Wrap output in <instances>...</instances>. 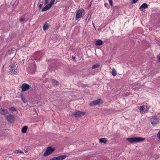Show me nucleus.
<instances>
[{"mask_svg":"<svg viewBox=\"0 0 160 160\" xmlns=\"http://www.w3.org/2000/svg\"><path fill=\"white\" fill-rule=\"evenodd\" d=\"M30 85L27 83H24L22 84L21 86L22 91L24 92L28 90L30 88Z\"/></svg>","mask_w":160,"mask_h":160,"instance_id":"obj_7","label":"nucleus"},{"mask_svg":"<svg viewBox=\"0 0 160 160\" xmlns=\"http://www.w3.org/2000/svg\"><path fill=\"white\" fill-rule=\"evenodd\" d=\"M51 8L48 4L45 7H44L42 10V12L47 11Z\"/></svg>","mask_w":160,"mask_h":160,"instance_id":"obj_14","label":"nucleus"},{"mask_svg":"<svg viewBox=\"0 0 160 160\" xmlns=\"http://www.w3.org/2000/svg\"><path fill=\"white\" fill-rule=\"evenodd\" d=\"M14 50L12 49L9 50L7 52L6 55H11L14 53Z\"/></svg>","mask_w":160,"mask_h":160,"instance_id":"obj_18","label":"nucleus"},{"mask_svg":"<svg viewBox=\"0 0 160 160\" xmlns=\"http://www.w3.org/2000/svg\"><path fill=\"white\" fill-rule=\"evenodd\" d=\"M20 97L22 101L24 103H26L27 102V101L26 100L25 98L23 97L22 93L20 94Z\"/></svg>","mask_w":160,"mask_h":160,"instance_id":"obj_17","label":"nucleus"},{"mask_svg":"<svg viewBox=\"0 0 160 160\" xmlns=\"http://www.w3.org/2000/svg\"><path fill=\"white\" fill-rule=\"evenodd\" d=\"M33 65L34 66V70L33 72H35L36 70V64L34 63H33Z\"/></svg>","mask_w":160,"mask_h":160,"instance_id":"obj_31","label":"nucleus"},{"mask_svg":"<svg viewBox=\"0 0 160 160\" xmlns=\"http://www.w3.org/2000/svg\"><path fill=\"white\" fill-rule=\"evenodd\" d=\"M145 108L144 107L142 106H140V112H141V111H142L143 110H144V108Z\"/></svg>","mask_w":160,"mask_h":160,"instance_id":"obj_26","label":"nucleus"},{"mask_svg":"<svg viewBox=\"0 0 160 160\" xmlns=\"http://www.w3.org/2000/svg\"><path fill=\"white\" fill-rule=\"evenodd\" d=\"M151 120V123L153 126L156 125L159 122V118L155 116L152 117Z\"/></svg>","mask_w":160,"mask_h":160,"instance_id":"obj_5","label":"nucleus"},{"mask_svg":"<svg viewBox=\"0 0 160 160\" xmlns=\"http://www.w3.org/2000/svg\"><path fill=\"white\" fill-rule=\"evenodd\" d=\"M14 69H15L14 67H13V66H11V68H10L9 69V70L12 72L13 71V70H14Z\"/></svg>","mask_w":160,"mask_h":160,"instance_id":"obj_27","label":"nucleus"},{"mask_svg":"<svg viewBox=\"0 0 160 160\" xmlns=\"http://www.w3.org/2000/svg\"><path fill=\"white\" fill-rule=\"evenodd\" d=\"M109 2L110 3V4L111 6V7H113V2L112 0H109Z\"/></svg>","mask_w":160,"mask_h":160,"instance_id":"obj_28","label":"nucleus"},{"mask_svg":"<svg viewBox=\"0 0 160 160\" xmlns=\"http://www.w3.org/2000/svg\"><path fill=\"white\" fill-rule=\"evenodd\" d=\"M158 138L160 140V130L158 132L157 135Z\"/></svg>","mask_w":160,"mask_h":160,"instance_id":"obj_30","label":"nucleus"},{"mask_svg":"<svg viewBox=\"0 0 160 160\" xmlns=\"http://www.w3.org/2000/svg\"><path fill=\"white\" fill-rule=\"evenodd\" d=\"M38 7L40 9H41L43 5L42 2H40L39 1L38 4Z\"/></svg>","mask_w":160,"mask_h":160,"instance_id":"obj_23","label":"nucleus"},{"mask_svg":"<svg viewBox=\"0 0 160 160\" xmlns=\"http://www.w3.org/2000/svg\"><path fill=\"white\" fill-rule=\"evenodd\" d=\"M55 150V148H52V147L50 146L47 148L45 152L43 154V156L46 157L52 154Z\"/></svg>","mask_w":160,"mask_h":160,"instance_id":"obj_2","label":"nucleus"},{"mask_svg":"<svg viewBox=\"0 0 160 160\" xmlns=\"http://www.w3.org/2000/svg\"><path fill=\"white\" fill-rule=\"evenodd\" d=\"M107 142L108 140L106 138H101L99 139V142L101 143H106Z\"/></svg>","mask_w":160,"mask_h":160,"instance_id":"obj_15","label":"nucleus"},{"mask_svg":"<svg viewBox=\"0 0 160 160\" xmlns=\"http://www.w3.org/2000/svg\"><path fill=\"white\" fill-rule=\"evenodd\" d=\"M50 25L49 24L47 23V22H45L43 26V29L44 31H46L49 28Z\"/></svg>","mask_w":160,"mask_h":160,"instance_id":"obj_12","label":"nucleus"},{"mask_svg":"<svg viewBox=\"0 0 160 160\" xmlns=\"http://www.w3.org/2000/svg\"><path fill=\"white\" fill-rule=\"evenodd\" d=\"M17 71H18L16 69L15 70L14 69V71L13 73L14 74H16L17 73Z\"/></svg>","mask_w":160,"mask_h":160,"instance_id":"obj_32","label":"nucleus"},{"mask_svg":"<svg viewBox=\"0 0 160 160\" xmlns=\"http://www.w3.org/2000/svg\"><path fill=\"white\" fill-rule=\"evenodd\" d=\"M55 0H51L50 2L48 4L50 7L52 6V5L54 4V3L55 1Z\"/></svg>","mask_w":160,"mask_h":160,"instance_id":"obj_22","label":"nucleus"},{"mask_svg":"<svg viewBox=\"0 0 160 160\" xmlns=\"http://www.w3.org/2000/svg\"><path fill=\"white\" fill-rule=\"evenodd\" d=\"M51 160H56V158H55V157H54L53 158H51Z\"/></svg>","mask_w":160,"mask_h":160,"instance_id":"obj_38","label":"nucleus"},{"mask_svg":"<svg viewBox=\"0 0 160 160\" xmlns=\"http://www.w3.org/2000/svg\"><path fill=\"white\" fill-rule=\"evenodd\" d=\"M28 128L27 126H25L22 129L21 131L22 132L25 133L27 132V130Z\"/></svg>","mask_w":160,"mask_h":160,"instance_id":"obj_16","label":"nucleus"},{"mask_svg":"<svg viewBox=\"0 0 160 160\" xmlns=\"http://www.w3.org/2000/svg\"><path fill=\"white\" fill-rule=\"evenodd\" d=\"M100 65L98 64H97L93 65L92 67V69H94L97 68H98L99 66Z\"/></svg>","mask_w":160,"mask_h":160,"instance_id":"obj_21","label":"nucleus"},{"mask_svg":"<svg viewBox=\"0 0 160 160\" xmlns=\"http://www.w3.org/2000/svg\"><path fill=\"white\" fill-rule=\"evenodd\" d=\"M85 114V112L78 111H77L74 112L72 114V116H74L75 117H79L84 115Z\"/></svg>","mask_w":160,"mask_h":160,"instance_id":"obj_3","label":"nucleus"},{"mask_svg":"<svg viewBox=\"0 0 160 160\" xmlns=\"http://www.w3.org/2000/svg\"><path fill=\"white\" fill-rule=\"evenodd\" d=\"M102 41L100 39L96 40L95 41V44L96 45H101L102 44Z\"/></svg>","mask_w":160,"mask_h":160,"instance_id":"obj_13","label":"nucleus"},{"mask_svg":"<svg viewBox=\"0 0 160 160\" xmlns=\"http://www.w3.org/2000/svg\"><path fill=\"white\" fill-rule=\"evenodd\" d=\"M119 7V6H116L114 7V8L118 9Z\"/></svg>","mask_w":160,"mask_h":160,"instance_id":"obj_37","label":"nucleus"},{"mask_svg":"<svg viewBox=\"0 0 160 160\" xmlns=\"http://www.w3.org/2000/svg\"><path fill=\"white\" fill-rule=\"evenodd\" d=\"M112 74L113 76H115L117 75V72L114 69H113L112 70Z\"/></svg>","mask_w":160,"mask_h":160,"instance_id":"obj_20","label":"nucleus"},{"mask_svg":"<svg viewBox=\"0 0 160 160\" xmlns=\"http://www.w3.org/2000/svg\"><path fill=\"white\" fill-rule=\"evenodd\" d=\"M83 9L79 10L77 12L76 17L77 18H81L82 15V13L83 12Z\"/></svg>","mask_w":160,"mask_h":160,"instance_id":"obj_8","label":"nucleus"},{"mask_svg":"<svg viewBox=\"0 0 160 160\" xmlns=\"http://www.w3.org/2000/svg\"><path fill=\"white\" fill-rule=\"evenodd\" d=\"M144 138H143L140 137L129 138H126V140L127 141L131 143L136 142H140L144 141Z\"/></svg>","mask_w":160,"mask_h":160,"instance_id":"obj_1","label":"nucleus"},{"mask_svg":"<svg viewBox=\"0 0 160 160\" xmlns=\"http://www.w3.org/2000/svg\"><path fill=\"white\" fill-rule=\"evenodd\" d=\"M9 110L12 111H16L17 109L14 107H11L9 108Z\"/></svg>","mask_w":160,"mask_h":160,"instance_id":"obj_24","label":"nucleus"},{"mask_svg":"<svg viewBox=\"0 0 160 160\" xmlns=\"http://www.w3.org/2000/svg\"><path fill=\"white\" fill-rule=\"evenodd\" d=\"M91 1H92V0H91Z\"/></svg>","mask_w":160,"mask_h":160,"instance_id":"obj_44","label":"nucleus"},{"mask_svg":"<svg viewBox=\"0 0 160 160\" xmlns=\"http://www.w3.org/2000/svg\"><path fill=\"white\" fill-rule=\"evenodd\" d=\"M158 61L159 62H160V56H159V58H158Z\"/></svg>","mask_w":160,"mask_h":160,"instance_id":"obj_40","label":"nucleus"},{"mask_svg":"<svg viewBox=\"0 0 160 160\" xmlns=\"http://www.w3.org/2000/svg\"><path fill=\"white\" fill-rule=\"evenodd\" d=\"M11 66H13V67H15V69L16 68L17 69V68L16 67V65L15 64V63L12 64V65Z\"/></svg>","mask_w":160,"mask_h":160,"instance_id":"obj_34","label":"nucleus"},{"mask_svg":"<svg viewBox=\"0 0 160 160\" xmlns=\"http://www.w3.org/2000/svg\"><path fill=\"white\" fill-rule=\"evenodd\" d=\"M52 84L54 85H58L59 84L58 82L55 79H52Z\"/></svg>","mask_w":160,"mask_h":160,"instance_id":"obj_19","label":"nucleus"},{"mask_svg":"<svg viewBox=\"0 0 160 160\" xmlns=\"http://www.w3.org/2000/svg\"><path fill=\"white\" fill-rule=\"evenodd\" d=\"M9 112L7 109H4L2 108H0V113L4 115L6 114H8Z\"/></svg>","mask_w":160,"mask_h":160,"instance_id":"obj_9","label":"nucleus"},{"mask_svg":"<svg viewBox=\"0 0 160 160\" xmlns=\"http://www.w3.org/2000/svg\"><path fill=\"white\" fill-rule=\"evenodd\" d=\"M67 157V156L66 155H62L55 157V158L56 160H62L66 158Z\"/></svg>","mask_w":160,"mask_h":160,"instance_id":"obj_11","label":"nucleus"},{"mask_svg":"<svg viewBox=\"0 0 160 160\" xmlns=\"http://www.w3.org/2000/svg\"><path fill=\"white\" fill-rule=\"evenodd\" d=\"M72 58L73 59H74L75 58V57L74 56H72Z\"/></svg>","mask_w":160,"mask_h":160,"instance_id":"obj_39","label":"nucleus"},{"mask_svg":"<svg viewBox=\"0 0 160 160\" xmlns=\"http://www.w3.org/2000/svg\"><path fill=\"white\" fill-rule=\"evenodd\" d=\"M48 0H45V4L48 3Z\"/></svg>","mask_w":160,"mask_h":160,"instance_id":"obj_36","label":"nucleus"},{"mask_svg":"<svg viewBox=\"0 0 160 160\" xmlns=\"http://www.w3.org/2000/svg\"><path fill=\"white\" fill-rule=\"evenodd\" d=\"M6 119L8 122L11 123H13L14 122L15 117L13 115L10 114L9 115H7Z\"/></svg>","mask_w":160,"mask_h":160,"instance_id":"obj_6","label":"nucleus"},{"mask_svg":"<svg viewBox=\"0 0 160 160\" xmlns=\"http://www.w3.org/2000/svg\"><path fill=\"white\" fill-rule=\"evenodd\" d=\"M14 152L15 153H23V152L21 151H20L19 150H16L14 151Z\"/></svg>","mask_w":160,"mask_h":160,"instance_id":"obj_25","label":"nucleus"},{"mask_svg":"<svg viewBox=\"0 0 160 160\" xmlns=\"http://www.w3.org/2000/svg\"><path fill=\"white\" fill-rule=\"evenodd\" d=\"M92 2V1H91V3L89 4L90 6H91V5Z\"/></svg>","mask_w":160,"mask_h":160,"instance_id":"obj_42","label":"nucleus"},{"mask_svg":"<svg viewBox=\"0 0 160 160\" xmlns=\"http://www.w3.org/2000/svg\"><path fill=\"white\" fill-rule=\"evenodd\" d=\"M138 0H133L131 2V4H135L136 3Z\"/></svg>","mask_w":160,"mask_h":160,"instance_id":"obj_29","label":"nucleus"},{"mask_svg":"<svg viewBox=\"0 0 160 160\" xmlns=\"http://www.w3.org/2000/svg\"><path fill=\"white\" fill-rule=\"evenodd\" d=\"M24 19L22 18H21L20 19V21L21 22H22L23 20H24Z\"/></svg>","mask_w":160,"mask_h":160,"instance_id":"obj_35","label":"nucleus"},{"mask_svg":"<svg viewBox=\"0 0 160 160\" xmlns=\"http://www.w3.org/2000/svg\"><path fill=\"white\" fill-rule=\"evenodd\" d=\"M2 97L0 96V101L1 100Z\"/></svg>","mask_w":160,"mask_h":160,"instance_id":"obj_41","label":"nucleus"},{"mask_svg":"<svg viewBox=\"0 0 160 160\" xmlns=\"http://www.w3.org/2000/svg\"><path fill=\"white\" fill-rule=\"evenodd\" d=\"M108 4L107 3H105L104 4V6L106 7H107L108 6Z\"/></svg>","mask_w":160,"mask_h":160,"instance_id":"obj_33","label":"nucleus"},{"mask_svg":"<svg viewBox=\"0 0 160 160\" xmlns=\"http://www.w3.org/2000/svg\"><path fill=\"white\" fill-rule=\"evenodd\" d=\"M103 102L102 100L100 99H98L91 102L90 103V105L91 106L99 105L102 104Z\"/></svg>","mask_w":160,"mask_h":160,"instance_id":"obj_4","label":"nucleus"},{"mask_svg":"<svg viewBox=\"0 0 160 160\" xmlns=\"http://www.w3.org/2000/svg\"><path fill=\"white\" fill-rule=\"evenodd\" d=\"M148 8V4L146 3H143L141 6H140L139 8V9H140L142 11L145 12V9Z\"/></svg>","mask_w":160,"mask_h":160,"instance_id":"obj_10","label":"nucleus"},{"mask_svg":"<svg viewBox=\"0 0 160 160\" xmlns=\"http://www.w3.org/2000/svg\"><path fill=\"white\" fill-rule=\"evenodd\" d=\"M50 160H51V159Z\"/></svg>","mask_w":160,"mask_h":160,"instance_id":"obj_43","label":"nucleus"}]
</instances>
